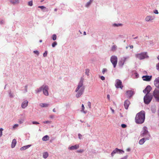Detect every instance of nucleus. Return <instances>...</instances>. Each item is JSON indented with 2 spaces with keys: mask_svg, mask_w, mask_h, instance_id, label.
Wrapping results in <instances>:
<instances>
[{
  "mask_svg": "<svg viewBox=\"0 0 159 159\" xmlns=\"http://www.w3.org/2000/svg\"><path fill=\"white\" fill-rule=\"evenodd\" d=\"M117 47L116 45H113L111 48L112 51H115L116 48Z\"/></svg>",
  "mask_w": 159,
  "mask_h": 159,
  "instance_id": "nucleus-29",
  "label": "nucleus"
},
{
  "mask_svg": "<svg viewBox=\"0 0 159 159\" xmlns=\"http://www.w3.org/2000/svg\"><path fill=\"white\" fill-rule=\"evenodd\" d=\"M134 92L131 90H128L126 91V95L129 98H130L134 94Z\"/></svg>",
  "mask_w": 159,
  "mask_h": 159,
  "instance_id": "nucleus-13",
  "label": "nucleus"
},
{
  "mask_svg": "<svg viewBox=\"0 0 159 159\" xmlns=\"http://www.w3.org/2000/svg\"><path fill=\"white\" fill-rule=\"evenodd\" d=\"M39 42H40V43L42 42V40H39Z\"/></svg>",
  "mask_w": 159,
  "mask_h": 159,
  "instance_id": "nucleus-63",
  "label": "nucleus"
},
{
  "mask_svg": "<svg viewBox=\"0 0 159 159\" xmlns=\"http://www.w3.org/2000/svg\"><path fill=\"white\" fill-rule=\"evenodd\" d=\"M128 58V57H126L124 58V61H123V64H122V66L123 65H124V62L126 61V60Z\"/></svg>",
  "mask_w": 159,
  "mask_h": 159,
  "instance_id": "nucleus-40",
  "label": "nucleus"
},
{
  "mask_svg": "<svg viewBox=\"0 0 159 159\" xmlns=\"http://www.w3.org/2000/svg\"><path fill=\"white\" fill-rule=\"evenodd\" d=\"M93 0H90L89 2L87 3L85 5V7H88L92 2Z\"/></svg>",
  "mask_w": 159,
  "mask_h": 159,
  "instance_id": "nucleus-24",
  "label": "nucleus"
},
{
  "mask_svg": "<svg viewBox=\"0 0 159 159\" xmlns=\"http://www.w3.org/2000/svg\"><path fill=\"white\" fill-rule=\"evenodd\" d=\"M2 132H0V137L2 136Z\"/></svg>",
  "mask_w": 159,
  "mask_h": 159,
  "instance_id": "nucleus-53",
  "label": "nucleus"
},
{
  "mask_svg": "<svg viewBox=\"0 0 159 159\" xmlns=\"http://www.w3.org/2000/svg\"><path fill=\"white\" fill-rule=\"evenodd\" d=\"M100 78H101V79L102 80H104L105 79V78L103 76H101Z\"/></svg>",
  "mask_w": 159,
  "mask_h": 159,
  "instance_id": "nucleus-49",
  "label": "nucleus"
},
{
  "mask_svg": "<svg viewBox=\"0 0 159 159\" xmlns=\"http://www.w3.org/2000/svg\"><path fill=\"white\" fill-rule=\"evenodd\" d=\"M79 145L76 144L74 146H72L69 148V149L70 150H72L74 149H78L79 148Z\"/></svg>",
  "mask_w": 159,
  "mask_h": 159,
  "instance_id": "nucleus-18",
  "label": "nucleus"
},
{
  "mask_svg": "<svg viewBox=\"0 0 159 159\" xmlns=\"http://www.w3.org/2000/svg\"><path fill=\"white\" fill-rule=\"evenodd\" d=\"M18 124H15L13 125V127L14 129H15V128L18 127Z\"/></svg>",
  "mask_w": 159,
  "mask_h": 159,
  "instance_id": "nucleus-45",
  "label": "nucleus"
},
{
  "mask_svg": "<svg viewBox=\"0 0 159 159\" xmlns=\"http://www.w3.org/2000/svg\"><path fill=\"white\" fill-rule=\"evenodd\" d=\"M130 48H133V45H131L130 46Z\"/></svg>",
  "mask_w": 159,
  "mask_h": 159,
  "instance_id": "nucleus-58",
  "label": "nucleus"
},
{
  "mask_svg": "<svg viewBox=\"0 0 159 159\" xmlns=\"http://www.w3.org/2000/svg\"><path fill=\"white\" fill-rule=\"evenodd\" d=\"M145 118V114L143 111L138 113L135 117V121L137 124H141L144 122Z\"/></svg>",
  "mask_w": 159,
  "mask_h": 159,
  "instance_id": "nucleus-2",
  "label": "nucleus"
},
{
  "mask_svg": "<svg viewBox=\"0 0 159 159\" xmlns=\"http://www.w3.org/2000/svg\"><path fill=\"white\" fill-rule=\"evenodd\" d=\"M157 59L159 60V55L157 57Z\"/></svg>",
  "mask_w": 159,
  "mask_h": 159,
  "instance_id": "nucleus-61",
  "label": "nucleus"
},
{
  "mask_svg": "<svg viewBox=\"0 0 159 159\" xmlns=\"http://www.w3.org/2000/svg\"><path fill=\"white\" fill-rule=\"evenodd\" d=\"M28 5L30 6H31L33 5V1H30L28 3Z\"/></svg>",
  "mask_w": 159,
  "mask_h": 159,
  "instance_id": "nucleus-32",
  "label": "nucleus"
},
{
  "mask_svg": "<svg viewBox=\"0 0 159 159\" xmlns=\"http://www.w3.org/2000/svg\"><path fill=\"white\" fill-rule=\"evenodd\" d=\"M111 110L112 112L113 113H114V111L113 109H112L111 108Z\"/></svg>",
  "mask_w": 159,
  "mask_h": 159,
  "instance_id": "nucleus-57",
  "label": "nucleus"
},
{
  "mask_svg": "<svg viewBox=\"0 0 159 159\" xmlns=\"http://www.w3.org/2000/svg\"><path fill=\"white\" fill-rule=\"evenodd\" d=\"M23 120H22L21 119L19 120L18 121V123L20 124L22 123H23Z\"/></svg>",
  "mask_w": 159,
  "mask_h": 159,
  "instance_id": "nucleus-43",
  "label": "nucleus"
},
{
  "mask_svg": "<svg viewBox=\"0 0 159 159\" xmlns=\"http://www.w3.org/2000/svg\"><path fill=\"white\" fill-rule=\"evenodd\" d=\"M28 101L27 100H25L22 103L21 107L22 108H25L28 105Z\"/></svg>",
  "mask_w": 159,
  "mask_h": 159,
  "instance_id": "nucleus-17",
  "label": "nucleus"
},
{
  "mask_svg": "<svg viewBox=\"0 0 159 159\" xmlns=\"http://www.w3.org/2000/svg\"><path fill=\"white\" fill-rule=\"evenodd\" d=\"M145 139L143 138L139 140V143L140 144L142 145L145 142Z\"/></svg>",
  "mask_w": 159,
  "mask_h": 159,
  "instance_id": "nucleus-20",
  "label": "nucleus"
},
{
  "mask_svg": "<svg viewBox=\"0 0 159 159\" xmlns=\"http://www.w3.org/2000/svg\"><path fill=\"white\" fill-rule=\"evenodd\" d=\"M52 39L53 40H55L57 39V36L56 34H54L52 36Z\"/></svg>",
  "mask_w": 159,
  "mask_h": 159,
  "instance_id": "nucleus-30",
  "label": "nucleus"
},
{
  "mask_svg": "<svg viewBox=\"0 0 159 159\" xmlns=\"http://www.w3.org/2000/svg\"><path fill=\"white\" fill-rule=\"evenodd\" d=\"M84 35H85L86 34V32H84Z\"/></svg>",
  "mask_w": 159,
  "mask_h": 159,
  "instance_id": "nucleus-59",
  "label": "nucleus"
},
{
  "mask_svg": "<svg viewBox=\"0 0 159 159\" xmlns=\"http://www.w3.org/2000/svg\"><path fill=\"white\" fill-rule=\"evenodd\" d=\"M30 146V145H28L27 146H24L22 148H21L20 149L21 150H24L26 149L27 148H28Z\"/></svg>",
  "mask_w": 159,
  "mask_h": 159,
  "instance_id": "nucleus-23",
  "label": "nucleus"
},
{
  "mask_svg": "<svg viewBox=\"0 0 159 159\" xmlns=\"http://www.w3.org/2000/svg\"><path fill=\"white\" fill-rule=\"evenodd\" d=\"M43 85L41 87L39 88V89L37 90V93H38V92H39L42 91L43 90Z\"/></svg>",
  "mask_w": 159,
  "mask_h": 159,
  "instance_id": "nucleus-28",
  "label": "nucleus"
},
{
  "mask_svg": "<svg viewBox=\"0 0 159 159\" xmlns=\"http://www.w3.org/2000/svg\"><path fill=\"white\" fill-rule=\"evenodd\" d=\"M154 84L157 88H159V77L157 78L154 81Z\"/></svg>",
  "mask_w": 159,
  "mask_h": 159,
  "instance_id": "nucleus-15",
  "label": "nucleus"
},
{
  "mask_svg": "<svg viewBox=\"0 0 159 159\" xmlns=\"http://www.w3.org/2000/svg\"><path fill=\"white\" fill-rule=\"evenodd\" d=\"M16 140L14 139L12 140V143H11V147L12 148H14L16 146Z\"/></svg>",
  "mask_w": 159,
  "mask_h": 159,
  "instance_id": "nucleus-19",
  "label": "nucleus"
},
{
  "mask_svg": "<svg viewBox=\"0 0 159 159\" xmlns=\"http://www.w3.org/2000/svg\"><path fill=\"white\" fill-rule=\"evenodd\" d=\"M107 98L108 99H110V95L109 94L107 95Z\"/></svg>",
  "mask_w": 159,
  "mask_h": 159,
  "instance_id": "nucleus-56",
  "label": "nucleus"
},
{
  "mask_svg": "<svg viewBox=\"0 0 159 159\" xmlns=\"http://www.w3.org/2000/svg\"><path fill=\"white\" fill-rule=\"evenodd\" d=\"M82 110H81V111L82 112H83V113H86V112L85 111H84V105L82 104Z\"/></svg>",
  "mask_w": 159,
  "mask_h": 159,
  "instance_id": "nucleus-27",
  "label": "nucleus"
},
{
  "mask_svg": "<svg viewBox=\"0 0 159 159\" xmlns=\"http://www.w3.org/2000/svg\"><path fill=\"white\" fill-rule=\"evenodd\" d=\"M115 82V85L116 88L122 89L123 86L122 85V82L120 80L117 79L116 80Z\"/></svg>",
  "mask_w": 159,
  "mask_h": 159,
  "instance_id": "nucleus-7",
  "label": "nucleus"
},
{
  "mask_svg": "<svg viewBox=\"0 0 159 159\" xmlns=\"http://www.w3.org/2000/svg\"><path fill=\"white\" fill-rule=\"evenodd\" d=\"M137 38H138V37H136L134 38V39H137Z\"/></svg>",
  "mask_w": 159,
  "mask_h": 159,
  "instance_id": "nucleus-62",
  "label": "nucleus"
},
{
  "mask_svg": "<svg viewBox=\"0 0 159 159\" xmlns=\"http://www.w3.org/2000/svg\"><path fill=\"white\" fill-rule=\"evenodd\" d=\"M79 138L80 139H81V138L82 137V135L80 134H78Z\"/></svg>",
  "mask_w": 159,
  "mask_h": 159,
  "instance_id": "nucleus-51",
  "label": "nucleus"
},
{
  "mask_svg": "<svg viewBox=\"0 0 159 159\" xmlns=\"http://www.w3.org/2000/svg\"><path fill=\"white\" fill-rule=\"evenodd\" d=\"M154 19V16H148L145 18V20L147 22H152Z\"/></svg>",
  "mask_w": 159,
  "mask_h": 159,
  "instance_id": "nucleus-11",
  "label": "nucleus"
},
{
  "mask_svg": "<svg viewBox=\"0 0 159 159\" xmlns=\"http://www.w3.org/2000/svg\"><path fill=\"white\" fill-rule=\"evenodd\" d=\"M49 139V136L47 135H45L42 138V140L43 141H46L48 140Z\"/></svg>",
  "mask_w": 159,
  "mask_h": 159,
  "instance_id": "nucleus-22",
  "label": "nucleus"
},
{
  "mask_svg": "<svg viewBox=\"0 0 159 159\" xmlns=\"http://www.w3.org/2000/svg\"><path fill=\"white\" fill-rule=\"evenodd\" d=\"M111 61L113 64V67L115 68L117 63V58L115 56H112L110 59Z\"/></svg>",
  "mask_w": 159,
  "mask_h": 159,
  "instance_id": "nucleus-5",
  "label": "nucleus"
},
{
  "mask_svg": "<svg viewBox=\"0 0 159 159\" xmlns=\"http://www.w3.org/2000/svg\"><path fill=\"white\" fill-rule=\"evenodd\" d=\"M40 106L41 107H46L48 106V104L46 103H41Z\"/></svg>",
  "mask_w": 159,
  "mask_h": 159,
  "instance_id": "nucleus-25",
  "label": "nucleus"
},
{
  "mask_svg": "<svg viewBox=\"0 0 159 159\" xmlns=\"http://www.w3.org/2000/svg\"><path fill=\"white\" fill-rule=\"evenodd\" d=\"M83 151H84V150H83L81 149L80 150H78L77 151V152H78L82 153L83 152Z\"/></svg>",
  "mask_w": 159,
  "mask_h": 159,
  "instance_id": "nucleus-46",
  "label": "nucleus"
},
{
  "mask_svg": "<svg viewBox=\"0 0 159 159\" xmlns=\"http://www.w3.org/2000/svg\"><path fill=\"white\" fill-rule=\"evenodd\" d=\"M156 69L159 71V62L156 65Z\"/></svg>",
  "mask_w": 159,
  "mask_h": 159,
  "instance_id": "nucleus-37",
  "label": "nucleus"
},
{
  "mask_svg": "<svg viewBox=\"0 0 159 159\" xmlns=\"http://www.w3.org/2000/svg\"><path fill=\"white\" fill-rule=\"evenodd\" d=\"M43 123H50L51 122L49 121H44L43 122Z\"/></svg>",
  "mask_w": 159,
  "mask_h": 159,
  "instance_id": "nucleus-42",
  "label": "nucleus"
},
{
  "mask_svg": "<svg viewBox=\"0 0 159 159\" xmlns=\"http://www.w3.org/2000/svg\"><path fill=\"white\" fill-rule=\"evenodd\" d=\"M118 152H119L120 153H124V151L121 149H119L117 148H116L115 150H114L112 151V152H111V156L113 157L114 154Z\"/></svg>",
  "mask_w": 159,
  "mask_h": 159,
  "instance_id": "nucleus-9",
  "label": "nucleus"
},
{
  "mask_svg": "<svg viewBox=\"0 0 159 159\" xmlns=\"http://www.w3.org/2000/svg\"><path fill=\"white\" fill-rule=\"evenodd\" d=\"M151 89L152 88L149 85H148L147 86L146 88L143 90V92L145 93L148 94V93L150 92Z\"/></svg>",
  "mask_w": 159,
  "mask_h": 159,
  "instance_id": "nucleus-12",
  "label": "nucleus"
},
{
  "mask_svg": "<svg viewBox=\"0 0 159 159\" xmlns=\"http://www.w3.org/2000/svg\"><path fill=\"white\" fill-rule=\"evenodd\" d=\"M147 129V128L146 127L144 126L143 127L142 133L141 134L142 137H143L149 134Z\"/></svg>",
  "mask_w": 159,
  "mask_h": 159,
  "instance_id": "nucleus-8",
  "label": "nucleus"
},
{
  "mask_svg": "<svg viewBox=\"0 0 159 159\" xmlns=\"http://www.w3.org/2000/svg\"><path fill=\"white\" fill-rule=\"evenodd\" d=\"M54 10L55 11H56L57 10V9H55Z\"/></svg>",
  "mask_w": 159,
  "mask_h": 159,
  "instance_id": "nucleus-60",
  "label": "nucleus"
},
{
  "mask_svg": "<svg viewBox=\"0 0 159 159\" xmlns=\"http://www.w3.org/2000/svg\"><path fill=\"white\" fill-rule=\"evenodd\" d=\"M57 44L56 42H54L52 44V46L53 47H54Z\"/></svg>",
  "mask_w": 159,
  "mask_h": 159,
  "instance_id": "nucleus-35",
  "label": "nucleus"
},
{
  "mask_svg": "<svg viewBox=\"0 0 159 159\" xmlns=\"http://www.w3.org/2000/svg\"><path fill=\"white\" fill-rule=\"evenodd\" d=\"M53 111L54 112H56V110L55 108H54L53 109Z\"/></svg>",
  "mask_w": 159,
  "mask_h": 159,
  "instance_id": "nucleus-54",
  "label": "nucleus"
},
{
  "mask_svg": "<svg viewBox=\"0 0 159 159\" xmlns=\"http://www.w3.org/2000/svg\"><path fill=\"white\" fill-rule=\"evenodd\" d=\"M3 130V129L2 128H0V132H2Z\"/></svg>",
  "mask_w": 159,
  "mask_h": 159,
  "instance_id": "nucleus-55",
  "label": "nucleus"
},
{
  "mask_svg": "<svg viewBox=\"0 0 159 159\" xmlns=\"http://www.w3.org/2000/svg\"><path fill=\"white\" fill-rule=\"evenodd\" d=\"M32 123L33 124H39V123L37 122L33 121L32 122Z\"/></svg>",
  "mask_w": 159,
  "mask_h": 159,
  "instance_id": "nucleus-44",
  "label": "nucleus"
},
{
  "mask_svg": "<svg viewBox=\"0 0 159 159\" xmlns=\"http://www.w3.org/2000/svg\"><path fill=\"white\" fill-rule=\"evenodd\" d=\"M135 57L140 60H142L148 57L146 52H143L136 54L135 55Z\"/></svg>",
  "mask_w": 159,
  "mask_h": 159,
  "instance_id": "nucleus-3",
  "label": "nucleus"
},
{
  "mask_svg": "<svg viewBox=\"0 0 159 159\" xmlns=\"http://www.w3.org/2000/svg\"><path fill=\"white\" fill-rule=\"evenodd\" d=\"M38 7L41 8L42 10L45 9H46V7L43 6H39Z\"/></svg>",
  "mask_w": 159,
  "mask_h": 159,
  "instance_id": "nucleus-34",
  "label": "nucleus"
},
{
  "mask_svg": "<svg viewBox=\"0 0 159 159\" xmlns=\"http://www.w3.org/2000/svg\"><path fill=\"white\" fill-rule=\"evenodd\" d=\"M130 104V102L129 100L127 99L125 101L124 105L125 108L126 109H128Z\"/></svg>",
  "mask_w": 159,
  "mask_h": 159,
  "instance_id": "nucleus-14",
  "label": "nucleus"
},
{
  "mask_svg": "<svg viewBox=\"0 0 159 159\" xmlns=\"http://www.w3.org/2000/svg\"><path fill=\"white\" fill-rule=\"evenodd\" d=\"M50 118H51V119H52L54 118V116L53 115H50Z\"/></svg>",
  "mask_w": 159,
  "mask_h": 159,
  "instance_id": "nucleus-52",
  "label": "nucleus"
},
{
  "mask_svg": "<svg viewBox=\"0 0 159 159\" xmlns=\"http://www.w3.org/2000/svg\"><path fill=\"white\" fill-rule=\"evenodd\" d=\"M153 96L156 101L159 102V89L156 88L153 92Z\"/></svg>",
  "mask_w": 159,
  "mask_h": 159,
  "instance_id": "nucleus-6",
  "label": "nucleus"
},
{
  "mask_svg": "<svg viewBox=\"0 0 159 159\" xmlns=\"http://www.w3.org/2000/svg\"><path fill=\"white\" fill-rule=\"evenodd\" d=\"M48 156V153L47 152H44L43 154V157L44 158H46Z\"/></svg>",
  "mask_w": 159,
  "mask_h": 159,
  "instance_id": "nucleus-26",
  "label": "nucleus"
},
{
  "mask_svg": "<svg viewBox=\"0 0 159 159\" xmlns=\"http://www.w3.org/2000/svg\"><path fill=\"white\" fill-rule=\"evenodd\" d=\"M48 89L49 88L48 86L46 85H43V94L46 96L48 95Z\"/></svg>",
  "mask_w": 159,
  "mask_h": 159,
  "instance_id": "nucleus-10",
  "label": "nucleus"
},
{
  "mask_svg": "<svg viewBox=\"0 0 159 159\" xmlns=\"http://www.w3.org/2000/svg\"><path fill=\"white\" fill-rule=\"evenodd\" d=\"M107 69L106 68H103L102 70V73L103 74H105V73L107 71Z\"/></svg>",
  "mask_w": 159,
  "mask_h": 159,
  "instance_id": "nucleus-33",
  "label": "nucleus"
},
{
  "mask_svg": "<svg viewBox=\"0 0 159 159\" xmlns=\"http://www.w3.org/2000/svg\"><path fill=\"white\" fill-rule=\"evenodd\" d=\"M121 126L123 128H126V127H127V126H126V125L125 124H121Z\"/></svg>",
  "mask_w": 159,
  "mask_h": 159,
  "instance_id": "nucleus-41",
  "label": "nucleus"
},
{
  "mask_svg": "<svg viewBox=\"0 0 159 159\" xmlns=\"http://www.w3.org/2000/svg\"><path fill=\"white\" fill-rule=\"evenodd\" d=\"M152 76H149L148 75L143 76L142 77V78L144 80L149 81L151 79Z\"/></svg>",
  "mask_w": 159,
  "mask_h": 159,
  "instance_id": "nucleus-16",
  "label": "nucleus"
},
{
  "mask_svg": "<svg viewBox=\"0 0 159 159\" xmlns=\"http://www.w3.org/2000/svg\"><path fill=\"white\" fill-rule=\"evenodd\" d=\"M154 13L156 14H158V12L157 10H155L154 11Z\"/></svg>",
  "mask_w": 159,
  "mask_h": 159,
  "instance_id": "nucleus-48",
  "label": "nucleus"
},
{
  "mask_svg": "<svg viewBox=\"0 0 159 159\" xmlns=\"http://www.w3.org/2000/svg\"><path fill=\"white\" fill-rule=\"evenodd\" d=\"M47 51H45V52H44V53L43 54V56L44 57H46L47 56Z\"/></svg>",
  "mask_w": 159,
  "mask_h": 159,
  "instance_id": "nucleus-39",
  "label": "nucleus"
},
{
  "mask_svg": "<svg viewBox=\"0 0 159 159\" xmlns=\"http://www.w3.org/2000/svg\"><path fill=\"white\" fill-rule=\"evenodd\" d=\"M152 98V95L146 94L144 97V102L146 104H148L151 101Z\"/></svg>",
  "mask_w": 159,
  "mask_h": 159,
  "instance_id": "nucleus-4",
  "label": "nucleus"
},
{
  "mask_svg": "<svg viewBox=\"0 0 159 159\" xmlns=\"http://www.w3.org/2000/svg\"><path fill=\"white\" fill-rule=\"evenodd\" d=\"M121 25V24H114V26H120Z\"/></svg>",
  "mask_w": 159,
  "mask_h": 159,
  "instance_id": "nucleus-47",
  "label": "nucleus"
},
{
  "mask_svg": "<svg viewBox=\"0 0 159 159\" xmlns=\"http://www.w3.org/2000/svg\"><path fill=\"white\" fill-rule=\"evenodd\" d=\"M10 2L13 4L18 3L19 2V0H10Z\"/></svg>",
  "mask_w": 159,
  "mask_h": 159,
  "instance_id": "nucleus-21",
  "label": "nucleus"
},
{
  "mask_svg": "<svg viewBox=\"0 0 159 159\" xmlns=\"http://www.w3.org/2000/svg\"><path fill=\"white\" fill-rule=\"evenodd\" d=\"M147 136L145 137V140H148L149 139V137H150V134H148V135H146Z\"/></svg>",
  "mask_w": 159,
  "mask_h": 159,
  "instance_id": "nucleus-31",
  "label": "nucleus"
},
{
  "mask_svg": "<svg viewBox=\"0 0 159 159\" xmlns=\"http://www.w3.org/2000/svg\"><path fill=\"white\" fill-rule=\"evenodd\" d=\"M88 106L89 107V108H91V103L90 102H88Z\"/></svg>",
  "mask_w": 159,
  "mask_h": 159,
  "instance_id": "nucleus-38",
  "label": "nucleus"
},
{
  "mask_svg": "<svg viewBox=\"0 0 159 159\" xmlns=\"http://www.w3.org/2000/svg\"><path fill=\"white\" fill-rule=\"evenodd\" d=\"M129 150H130V149H127V151H129Z\"/></svg>",
  "mask_w": 159,
  "mask_h": 159,
  "instance_id": "nucleus-64",
  "label": "nucleus"
},
{
  "mask_svg": "<svg viewBox=\"0 0 159 159\" xmlns=\"http://www.w3.org/2000/svg\"><path fill=\"white\" fill-rule=\"evenodd\" d=\"M84 89V87L83 86V80H81L79 82L75 92L77 93L76 97L77 98L80 97L83 94Z\"/></svg>",
  "mask_w": 159,
  "mask_h": 159,
  "instance_id": "nucleus-1",
  "label": "nucleus"
},
{
  "mask_svg": "<svg viewBox=\"0 0 159 159\" xmlns=\"http://www.w3.org/2000/svg\"><path fill=\"white\" fill-rule=\"evenodd\" d=\"M34 53L36 54L37 55H39V52L38 51L35 50L34 51Z\"/></svg>",
  "mask_w": 159,
  "mask_h": 159,
  "instance_id": "nucleus-36",
  "label": "nucleus"
},
{
  "mask_svg": "<svg viewBox=\"0 0 159 159\" xmlns=\"http://www.w3.org/2000/svg\"><path fill=\"white\" fill-rule=\"evenodd\" d=\"M127 156H125L124 157L121 158L120 159H127Z\"/></svg>",
  "mask_w": 159,
  "mask_h": 159,
  "instance_id": "nucleus-50",
  "label": "nucleus"
}]
</instances>
